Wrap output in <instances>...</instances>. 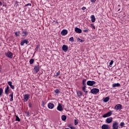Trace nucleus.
I'll list each match as a JSON object with an SVG mask.
<instances>
[{
  "label": "nucleus",
  "instance_id": "nucleus-12",
  "mask_svg": "<svg viewBox=\"0 0 129 129\" xmlns=\"http://www.w3.org/2000/svg\"><path fill=\"white\" fill-rule=\"evenodd\" d=\"M62 49L63 51L66 52H67V51H68V49H69L68 46H67L66 45H62Z\"/></svg>",
  "mask_w": 129,
  "mask_h": 129
},
{
  "label": "nucleus",
  "instance_id": "nucleus-46",
  "mask_svg": "<svg viewBox=\"0 0 129 129\" xmlns=\"http://www.w3.org/2000/svg\"><path fill=\"white\" fill-rule=\"evenodd\" d=\"M13 93L10 95V97H14V96L13 95Z\"/></svg>",
  "mask_w": 129,
  "mask_h": 129
},
{
  "label": "nucleus",
  "instance_id": "nucleus-26",
  "mask_svg": "<svg viewBox=\"0 0 129 129\" xmlns=\"http://www.w3.org/2000/svg\"><path fill=\"white\" fill-rule=\"evenodd\" d=\"M79 121V120H78V119H75L74 120L75 125H77V124H78Z\"/></svg>",
  "mask_w": 129,
  "mask_h": 129
},
{
  "label": "nucleus",
  "instance_id": "nucleus-28",
  "mask_svg": "<svg viewBox=\"0 0 129 129\" xmlns=\"http://www.w3.org/2000/svg\"><path fill=\"white\" fill-rule=\"evenodd\" d=\"M69 41L70 42H74V38H73V37H71L69 39Z\"/></svg>",
  "mask_w": 129,
  "mask_h": 129
},
{
  "label": "nucleus",
  "instance_id": "nucleus-24",
  "mask_svg": "<svg viewBox=\"0 0 129 129\" xmlns=\"http://www.w3.org/2000/svg\"><path fill=\"white\" fill-rule=\"evenodd\" d=\"M82 90L84 91V92H85V93H87L88 92L86 91V87L85 86L82 87Z\"/></svg>",
  "mask_w": 129,
  "mask_h": 129
},
{
  "label": "nucleus",
  "instance_id": "nucleus-51",
  "mask_svg": "<svg viewBox=\"0 0 129 129\" xmlns=\"http://www.w3.org/2000/svg\"><path fill=\"white\" fill-rule=\"evenodd\" d=\"M119 11H120V9L118 10V12H119Z\"/></svg>",
  "mask_w": 129,
  "mask_h": 129
},
{
  "label": "nucleus",
  "instance_id": "nucleus-36",
  "mask_svg": "<svg viewBox=\"0 0 129 129\" xmlns=\"http://www.w3.org/2000/svg\"><path fill=\"white\" fill-rule=\"evenodd\" d=\"M88 31H89V29L86 28V29H84L83 30V32H88Z\"/></svg>",
  "mask_w": 129,
  "mask_h": 129
},
{
  "label": "nucleus",
  "instance_id": "nucleus-43",
  "mask_svg": "<svg viewBox=\"0 0 129 129\" xmlns=\"http://www.w3.org/2000/svg\"><path fill=\"white\" fill-rule=\"evenodd\" d=\"M14 100V97H11L10 99V101H13Z\"/></svg>",
  "mask_w": 129,
  "mask_h": 129
},
{
  "label": "nucleus",
  "instance_id": "nucleus-5",
  "mask_svg": "<svg viewBox=\"0 0 129 129\" xmlns=\"http://www.w3.org/2000/svg\"><path fill=\"white\" fill-rule=\"evenodd\" d=\"M91 92L93 94H96V93H98V92H99V89L94 88L91 90Z\"/></svg>",
  "mask_w": 129,
  "mask_h": 129
},
{
  "label": "nucleus",
  "instance_id": "nucleus-47",
  "mask_svg": "<svg viewBox=\"0 0 129 129\" xmlns=\"http://www.w3.org/2000/svg\"><path fill=\"white\" fill-rule=\"evenodd\" d=\"M92 27H93L94 29H95V26H94V25H92Z\"/></svg>",
  "mask_w": 129,
  "mask_h": 129
},
{
  "label": "nucleus",
  "instance_id": "nucleus-19",
  "mask_svg": "<svg viewBox=\"0 0 129 129\" xmlns=\"http://www.w3.org/2000/svg\"><path fill=\"white\" fill-rule=\"evenodd\" d=\"M36 73H38V72H39V66H35L34 67V68Z\"/></svg>",
  "mask_w": 129,
  "mask_h": 129
},
{
  "label": "nucleus",
  "instance_id": "nucleus-44",
  "mask_svg": "<svg viewBox=\"0 0 129 129\" xmlns=\"http://www.w3.org/2000/svg\"><path fill=\"white\" fill-rule=\"evenodd\" d=\"M91 3H95L96 0H91Z\"/></svg>",
  "mask_w": 129,
  "mask_h": 129
},
{
  "label": "nucleus",
  "instance_id": "nucleus-27",
  "mask_svg": "<svg viewBox=\"0 0 129 129\" xmlns=\"http://www.w3.org/2000/svg\"><path fill=\"white\" fill-rule=\"evenodd\" d=\"M15 116L16 117V121H21V119H20V117H19V116H18L17 115H16Z\"/></svg>",
  "mask_w": 129,
  "mask_h": 129
},
{
  "label": "nucleus",
  "instance_id": "nucleus-45",
  "mask_svg": "<svg viewBox=\"0 0 129 129\" xmlns=\"http://www.w3.org/2000/svg\"><path fill=\"white\" fill-rule=\"evenodd\" d=\"M71 129H75V126H72L71 127Z\"/></svg>",
  "mask_w": 129,
  "mask_h": 129
},
{
  "label": "nucleus",
  "instance_id": "nucleus-3",
  "mask_svg": "<svg viewBox=\"0 0 129 129\" xmlns=\"http://www.w3.org/2000/svg\"><path fill=\"white\" fill-rule=\"evenodd\" d=\"M114 109H116V110H120L122 109V106L121 104H117L115 106Z\"/></svg>",
  "mask_w": 129,
  "mask_h": 129
},
{
  "label": "nucleus",
  "instance_id": "nucleus-37",
  "mask_svg": "<svg viewBox=\"0 0 129 129\" xmlns=\"http://www.w3.org/2000/svg\"><path fill=\"white\" fill-rule=\"evenodd\" d=\"M15 35L18 37V36H20V34H19V33L17 32H15Z\"/></svg>",
  "mask_w": 129,
  "mask_h": 129
},
{
  "label": "nucleus",
  "instance_id": "nucleus-33",
  "mask_svg": "<svg viewBox=\"0 0 129 129\" xmlns=\"http://www.w3.org/2000/svg\"><path fill=\"white\" fill-rule=\"evenodd\" d=\"M124 125V122H121L120 123V126H121V127H122V126H123Z\"/></svg>",
  "mask_w": 129,
  "mask_h": 129
},
{
  "label": "nucleus",
  "instance_id": "nucleus-31",
  "mask_svg": "<svg viewBox=\"0 0 129 129\" xmlns=\"http://www.w3.org/2000/svg\"><path fill=\"white\" fill-rule=\"evenodd\" d=\"M77 41H78V42H84V41L82 39H80L79 38H78Z\"/></svg>",
  "mask_w": 129,
  "mask_h": 129
},
{
  "label": "nucleus",
  "instance_id": "nucleus-52",
  "mask_svg": "<svg viewBox=\"0 0 129 129\" xmlns=\"http://www.w3.org/2000/svg\"><path fill=\"white\" fill-rule=\"evenodd\" d=\"M36 49H38V47H36Z\"/></svg>",
  "mask_w": 129,
  "mask_h": 129
},
{
  "label": "nucleus",
  "instance_id": "nucleus-42",
  "mask_svg": "<svg viewBox=\"0 0 129 129\" xmlns=\"http://www.w3.org/2000/svg\"><path fill=\"white\" fill-rule=\"evenodd\" d=\"M32 104L31 103H29V107H30V108H31V107H32Z\"/></svg>",
  "mask_w": 129,
  "mask_h": 129
},
{
  "label": "nucleus",
  "instance_id": "nucleus-13",
  "mask_svg": "<svg viewBox=\"0 0 129 129\" xmlns=\"http://www.w3.org/2000/svg\"><path fill=\"white\" fill-rule=\"evenodd\" d=\"M29 98H30V95L29 94H25L24 96V99L25 102H26V101L29 99Z\"/></svg>",
  "mask_w": 129,
  "mask_h": 129
},
{
  "label": "nucleus",
  "instance_id": "nucleus-11",
  "mask_svg": "<svg viewBox=\"0 0 129 129\" xmlns=\"http://www.w3.org/2000/svg\"><path fill=\"white\" fill-rule=\"evenodd\" d=\"M47 106H48V108H49V109H53V108H54V107L55 106V105H54V104H53L52 103H49L47 104Z\"/></svg>",
  "mask_w": 129,
  "mask_h": 129
},
{
  "label": "nucleus",
  "instance_id": "nucleus-35",
  "mask_svg": "<svg viewBox=\"0 0 129 129\" xmlns=\"http://www.w3.org/2000/svg\"><path fill=\"white\" fill-rule=\"evenodd\" d=\"M3 89L2 88H0V96L1 95H2V94H3Z\"/></svg>",
  "mask_w": 129,
  "mask_h": 129
},
{
  "label": "nucleus",
  "instance_id": "nucleus-41",
  "mask_svg": "<svg viewBox=\"0 0 129 129\" xmlns=\"http://www.w3.org/2000/svg\"><path fill=\"white\" fill-rule=\"evenodd\" d=\"M60 75V72H58L57 73H56V76H58Z\"/></svg>",
  "mask_w": 129,
  "mask_h": 129
},
{
  "label": "nucleus",
  "instance_id": "nucleus-6",
  "mask_svg": "<svg viewBox=\"0 0 129 129\" xmlns=\"http://www.w3.org/2000/svg\"><path fill=\"white\" fill-rule=\"evenodd\" d=\"M5 55L7 56V57H8V58H10V59H12L13 57V53L10 51L6 53Z\"/></svg>",
  "mask_w": 129,
  "mask_h": 129
},
{
  "label": "nucleus",
  "instance_id": "nucleus-8",
  "mask_svg": "<svg viewBox=\"0 0 129 129\" xmlns=\"http://www.w3.org/2000/svg\"><path fill=\"white\" fill-rule=\"evenodd\" d=\"M57 109L58 111H63V107H62V105H61V104H58Z\"/></svg>",
  "mask_w": 129,
  "mask_h": 129
},
{
  "label": "nucleus",
  "instance_id": "nucleus-38",
  "mask_svg": "<svg viewBox=\"0 0 129 129\" xmlns=\"http://www.w3.org/2000/svg\"><path fill=\"white\" fill-rule=\"evenodd\" d=\"M72 126H72V124H69L68 125V127H70V128H71Z\"/></svg>",
  "mask_w": 129,
  "mask_h": 129
},
{
  "label": "nucleus",
  "instance_id": "nucleus-18",
  "mask_svg": "<svg viewBox=\"0 0 129 129\" xmlns=\"http://www.w3.org/2000/svg\"><path fill=\"white\" fill-rule=\"evenodd\" d=\"M13 83H12V82H8V85H9V86H10L11 88H12V89H15V86L13 85Z\"/></svg>",
  "mask_w": 129,
  "mask_h": 129
},
{
  "label": "nucleus",
  "instance_id": "nucleus-48",
  "mask_svg": "<svg viewBox=\"0 0 129 129\" xmlns=\"http://www.w3.org/2000/svg\"><path fill=\"white\" fill-rule=\"evenodd\" d=\"M29 114H30V113H29V112H27V115H29Z\"/></svg>",
  "mask_w": 129,
  "mask_h": 129
},
{
  "label": "nucleus",
  "instance_id": "nucleus-34",
  "mask_svg": "<svg viewBox=\"0 0 129 129\" xmlns=\"http://www.w3.org/2000/svg\"><path fill=\"white\" fill-rule=\"evenodd\" d=\"M54 92H55L56 94L59 93L60 91H59L58 89H56L54 90Z\"/></svg>",
  "mask_w": 129,
  "mask_h": 129
},
{
  "label": "nucleus",
  "instance_id": "nucleus-49",
  "mask_svg": "<svg viewBox=\"0 0 129 129\" xmlns=\"http://www.w3.org/2000/svg\"><path fill=\"white\" fill-rule=\"evenodd\" d=\"M0 7H2V2H0Z\"/></svg>",
  "mask_w": 129,
  "mask_h": 129
},
{
  "label": "nucleus",
  "instance_id": "nucleus-25",
  "mask_svg": "<svg viewBox=\"0 0 129 129\" xmlns=\"http://www.w3.org/2000/svg\"><path fill=\"white\" fill-rule=\"evenodd\" d=\"M67 118V117L66 115H62L61 116V119L62 120L65 121L66 120V119Z\"/></svg>",
  "mask_w": 129,
  "mask_h": 129
},
{
  "label": "nucleus",
  "instance_id": "nucleus-50",
  "mask_svg": "<svg viewBox=\"0 0 129 129\" xmlns=\"http://www.w3.org/2000/svg\"><path fill=\"white\" fill-rule=\"evenodd\" d=\"M1 70H2V67H1L0 66V72L1 71Z\"/></svg>",
  "mask_w": 129,
  "mask_h": 129
},
{
  "label": "nucleus",
  "instance_id": "nucleus-17",
  "mask_svg": "<svg viewBox=\"0 0 129 129\" xmlns=\"http://www.w3.org/2000/svg\"><path fill=\"white\" fill-rule=\"evenodd\" d=\"M112 86L113 88H115V87H119V86H120V84H119L118 83H114V84H112Z\"/></svg>",
  "mask_w": 129,
  "mask_h": 129
},
{
  "label": "nucleus",
  "instance_id": "nucleus-10",
  "mask_svg": "<svg viewBox=\"0 0 129 129\" xmlns=\"http://www.w3.org/2000/svg\"><path fill=\"white\" fill-rule=\"evenodd\" d=\"M75 31L78 34H81V33H82V30L78 27H76L75 28Z\"/></svg>",
  "mask_w": 129,
  "mask_h": 129
},
{
  "label": "nucleus",
  "instance_id": "nucleus-53",
  "mask_svg": "<svg viewBox=\"0 0 129 129\" xmlns=\"http://www.w3.org/2000/svg\"><path fill=\"white\" fill-rule=\"evenodd\" d=\"M118 7H120V6L118 5Z\"/></svg>",
  "mask_w": 129,
  "mask_h": 129
},
{
  "label": "nucleus",
  "instance_id": "nucleus-30",
  "mask_svg": "<svg viewBox=\"0 0 129 129\" xmlns=\"http://www.w3.org/2000/svg\"><path fill=\"white\" fill-rule=\"evenodd\" d=\"M113 64V60H111L110 62H109V66L110 67H111L112 66V64Z\"/></svg>",
  "mask_w": 129,
  "mask_h": 129
},
{
  "label": "nucleus",
  "instance_id": "nucleus-40",
  "mask_svg": "<svg viewBox=\"0 0 129 129\" xmlns=\"http://www.w3.org/2000/svg\"><path fill=\"white\" fill-rule=\"evenodd\" d=\"M82 10L83 11H84V10H86V7H82Z\"/></svg>",
  "mask_w": 129,
  "mask_h": 129
},
{
  "label": "nucleus",
  "instance_id": "nucleus-15",
  "mask_svg": "<svg viewBox=\"0 0 129 129\" xmlns=\"http://www.w3.org/2000/svg\"><path fill=\"white\" fill-rule=\"evenodd\" d=\"M101 128L102 129H109V125H108V124H103V125H102L101 126Z\"/></svg>",
  "mask_w": 129,
  "mask_h": 129
},
{
  "label": "nucleus",
  "instance_id": "nucleus-14",
  "mask_svg": "<svg viewBox=\"0 0 129 129\" xmlns=\"http://www.w3.org/2000/svg\"><path fill=\"white\" fill-rule=\"evenodd\" d=\"M29 43V41L27 39H25L23 40H22L21 42V46H24V44H26V45Z\"/></svg>",
  "mask_w": 129,
  "mask_h": 129
},
{
  "label": "nucleus",
  "instance_id": "nucleus-9",
  "mask_svg": "<svg viewBox=\"0 0 129 129\" xmlns=\"http://www.w3.org/2000/svg\"><path fill=\"white\" fill-rule=\"evenodd\" d=\"M28 34H29V32H28V31L23 30L22 31V32L21 33V36H22V37H27Z\"/></svg>",
  "mask_w": 129,
  "mask_h": 129
},
{
  "label": "nucleus",
  "instance_id": "nucleus-23",
  "mask_svg": "<svg viewBox=\"0 0 129 129\" xmlns=\"http://www.w3.org/2000/svg\"><path fill=\"white\" fill-rule=\"evenodd\" d=\"M103 99L104 102H107V101L109 100V97H107L104 98Z\"/></svg>",
  "mask_w": 129,
  "mask_h": 129
},
{
  "label": "nucleus",
  "instance_id": "nucleus-4",
  "mask_svg": "<svg viewBox=\"0 0 129 129\" xmlns=\"http://www.w3.org/2000/svg\"><path fill=\"white\" fill-rule=\"evenodd\" d=\"M96 82L93 81H88L87 82V85H88V86H93V85H94L95 84Z\"/></svg>",
  "mask_w": 129,
  "mask_h": 129
},
{
  "label": "nucleus",
  "instance_id": "nucleus-21",
  "mask_svg": "<svg viewBox=\"0 0 129 129\" xmlns=\"http://www.w3.org/2000/svg\"><path fill=\"white\" fill-rule=\"evenodd\" d=\"M9 88H10V87H9V86H8L7 87V88H6V89H5L6 94H9V91H10Z\"/></svg>",
  "mask_w": 129,
  "mask_h": 129
},
{
  "label": "nucleus",
  "instance_id": "nucleus-16",
  "mask_svg": "<svg viewBox=\"0 0 129 129\" xmlns=\"http://www.w3.org/2000/svg\"><path fill=\"white\" fill-rule=\"evenodd\" d=\"M68 33V31H67V30H63L61 32V35H62V36H65Z\"/></svg>",
  "mask_w": 129,
  "mask_h": 129
},
{
  "label": "nucleus",
  "instance_id": "nucleus-32",
  "mask_svg": "<svg viewBox=\"0 0 129 129\" xmlns=\"http://www.w3.org/2000/svg\"><path fill=\"white\" fill-rule=\"evenodd\" d=\"M29 63L30 64H33V63H34V59H30L29 61Z\"/></svg>",
  "mask_w": 129,
  "mask_h": 129
},
{
  "label": "nucleus",
  "instance_id": "nucleus-2",
  "mask_svg": "<svg viewBox=\"0 0 129 129\" xmlns=\"http://www.w3.org/2000/svg\"><path fill=\"white\" fill-rule=\"evenodd\" d=\"M112 115V111L110 110L109 112H108L107 113L104 114L103 115V117H109V116H111V115Z\"/></svg>",
  "mask_w": 129,
  "mask_h": 129
},
{
  "label": "nucleus",
  "instance_id": "nucleus-1",
  "mask_svg": "<svg viewBox=\"0 0 129 129\" xmlns=\"http://www.w3.org/2000/svg\"><path fill=\"white\" fill-rule=\"evenodd\" d=\"M112 129H118L119 128V123L117 121H115L112 123Z\"/></svg>",
  "mask_w": 129,
  "mask_h": 129
},
{
  "label": "nucleus",
  "instance_id": "nucleus-29",
  "mask_svg": "<svg viewBox=\"0 0 129 129\" xmlns=\"http://www.w3.org/2000/svg\"><path fill=\"white\" fill-rule=\"evenodd\" d=\"M83 85H86V79H84L83 80Z\"/></svg>",
  "mask_w": 129,
  "mask_h": 129
},
{
  "label": "nucleus",
  "instance_id": "nucleus-20",
  "mask_svg": "<svg viewBox=\"0 0 129 129\" xmlns=\"http://www.w3.org/2000/svg\"><path fill=\"white\" fill-rule=\"evenodd\" d=\"M91 20L92 23L95 22V16H94V15L91 16Z\"/></svg>",
  "mask_w": 129,
  "mask_h": 129
},
{
  "label": "nucleus",
  "instance_id": "nucleus-7",
  "mask_svg": "<svg viewBox=\"0 0 129 129\" xmlns=\"http://www.w3.org/2000/svg\"><path fill=\"white\" fill-rule=\"evenodd\" d=\"M112 117H109L105 120L106 123H111L112 122Z\"/></svg>",
  "mask_w": 129,
  "mask_h": 129
},
{
  "label": "nucleus",
  "instance_id": "nucleus-39",
  "mask_svg": "<svg viewBox=\"0 0 129 129\" xmlns=\"http://www.w3.org/2000/svg\"><path fill=\"white\" fill-rule=\"evenodd\" d=\"M25 6H26V7H28V6H29L30 7H31V6H32V5L29 3V4H26Z\"/></svg>",
  "mask_w": 129,
  "mask_h": 129
},
{
  "label": "nucleus",
  "instance_id": "nucleus-22",
  "mask_svg": "<svg viewBox=\"0 0 129 129\" xmlns=\"http://www.w3.org/2000/svg\"><path fill=\"white\" fill-rule=\"evenodd\" d=\"M77 94L79 97H80L81 96H82V93L80 91H78L77 92Z\"/></svg>",
  "mask_w": 129,
  "mask_h": 129
}]
</instances>
